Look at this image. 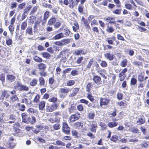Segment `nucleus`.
Segmentation results:
<instances>
[{"label":"nucleus","instance_id":"nucleus-53","mask_svg":"<svg viewBox=\"0 0 149 149\" xmlns=\"http://www.w3.org/2000/svg\"><path fill=\"white\" fill-rule=\"evenodd\" d=\"M74 81L73 80H70L67 83V84L68 86H71L74 83Z\"/></svg>","mask_w":149,"mask_h":149},{"label":"nucleus","instance_id":"nucleus-46","mask_svg":"<svg viewBox=\"0 0 149 149\" xmlns=\"http://www.w3.org/2000/svg\"><path fill=\"white\" fill-rule=\"evenodd\" d=\"M125 7L127 9L129 10H131L132 9V5L129 4L127 3L125 4Z\"/></svg>","mask_w":149,"mask_h":149},{"label":"nucleus","instance_id":"nucleus-6","mask_svg":"<svg viewBox=\"0 0 149 149\" xmlns=\"http://www.w3.org/2000/svg\"><path fill=\"white\" fill-rule=\"evenodd\" d=\"M65 38L64 33L62 32L55 35L52 39V40H57Z\"/></svg>","mask_w":149,"mask_h":149},{"label":"nucleus","instance_id":"nucleus-41","mask_svg":"<svg viewBox=\"0 0 149 149\" xmlns=\"http://www.w3.org/2000/svg\"><path fill=\"white\" fill-rule=\"evenodd\" d=\"M70 39H66L62 40V42L63 44V45H64L69 43L70 42Z\"/></svg>","mask_w":149,"mask_h":149},{"label":"nucleus","instance_id":"nucleus-45","mask_svg":"<svg viewBox=\"0 0 149 149\" xmlns=\"http://www.w3.org/2000/svg\"><path fill=\"white\" fill-rule=\"evenodd\" d=\"M95 116V114L94 112H91L88 113V118L90 119H93Z\"/></svg>","mask_w":149,"mask_h":149},{"label":"nucleus","instance_id":"nucleus-21","mask_svg":"<svg viewBox=\"0 0 149 149\" xmlns=\"http://www.w3.org/2000/svg\"><path fill=\"white\" fill-rule=\"evenodd\" d=\"M145 122V120L144 119L141 118H139L136 122V124L138 125H141L144 123Z\"/></svg>","mask_w":149,"mask_h":149},{"label":"nucleus","instance_id":"nucleus-48","mask_svg":"<svg viewBox=\"0 0 149 149\" xmlns=\"http://www.w3.org/2000/svg\"><path fill=\"white\" fill-rule=\"evenodd\" d=\"M49 12L47 11L45 12L44 14V19L45 20L47 19L49 17Z\"/></svg>","mask_w":149,"mask_h":149},{"label":"nucleus","instance_id":"nucleus-43","mask_svg":"<svg viewBox=\"0 0 149 149\" xmlns=\"http://www.w3.org/2000/svg\"><path fill=\"white\" fill-rule=\"evenodd\" d=\"M14 24H11L8 26V29L11 32V34L13 33V32L14 30Z\"/></svg>","mask_w":149,"mask_h":149},{"label":"nucleus","instance_id":"nucleus-40","mask_svg":"<svg viewBox=\"0 0 149 149\" xmlns=\"http://www.w3.org/2000/svg\"><path fill=\"white\" fill-rule=\"evenodd\" d=\"M53 129L52 130V131L54 130H57L59 129L60 128V126L59 124L57 123L54 125H53Z\"/></svg>","mask_w":149,"mask_h":149},{"label":"nucleus","instance_id":"nucleus-49","mask_svg":"<svg viewBox=\"0 0 149 149\" xmlns=\"http://www.w3.org/2000/svg\"><path fill=\"white\" fill-rule=\"evenodd\" d=\"M17 6V3L15 2H12L10 4V8L11 9L15 8Z\"/></svg>","mask_w":149,"mask_h":149},{"label":"nucleus","instance_id":"nucleus-20","mask_svg":"<svg viewBox=\"0 0 149 149\" xmlns=\"http://www.w3.org/2000/svg\"><path fill=\"white\" fill-rule=\"evenodd\" d=\"M27 111L30 114H34L37 112V110L33 108H31L28 109Z\"/></svg>","mask_w":149,"mask_h":149},{"label":"nucleus","instance_id":"nucleus-1","mask_svg":"<svg viewBox=\"0 0 149 149\" xmlns=\"http://www.w3.org/2000/svg\"><path fill=\"white\" fill-rule=\"evenodd\" d=\"M14 88H17L19 91H27L29 90V88L26 86L22 85L20 83L18 82L17 84L15 86Z\"/></svg>","mask_w":149,"mask_h":149},{"label":"nucleus","instance_id":"nucleus-34","mask_svg":"<svg viewBox=\"0 0 149 149\" xmlns=\"http://www.w3.org/2000/svg\"><path fill=\"white\" fill-rule=\"evenodd\" d=\"M22 121L26 123L27 121V115L25 113H23L22 114Z\"/></svg>","mask_w":149,"mask_h":149},{"label":"nucleus","instance_id":"nucleus-24","mask_svg":"<svg viewBox=\"0 0 149 149\" xmlns=\"http://www.w3.org/2000/svg\"><path fill=\"white\" fill-rule=\"evenodd\" d=\"M16 106L19 107V109L22 111H24L25 110V107L23 104L20 105V103H18L16 104Z\"/></svg>","mask_w":149,"mask_h":149},{"label":"nucleus","instance_id":"nucleus-18","mask_svg":"<svg viewBox=\"0 0 149 149\" xmlns=\"http://www.w3.org/2000/svg\"><path fill=\"white\" fill-rule=\"evenodd\" d=\"M21 102L22 103H25L28 106H29L31 104V101H29L27 98H26L22 99Z\"/></svg>","mask_w":149,"mask_h":149},{"label":"nucleus","instance_id":"nucleus-56","mask_svg":"<svg viewBox=\"0 0 149 149\" xmlns=\"http://www.w3.org/2000/svg\"><path fill=\"white\" fill-rule=\"evenodd\" d=\"M31 8V5H29L28 7H26L24 9V13H27Z\"/></svg>","mask_w":149,"mask_h":149},{"label":"nucleus","instance_id":"nucleus-39","mask_svg":"<svg viewBox=\"0 0 149 149\" xmlns=\"http://www.w3.org/2000/svg\"><path fill=\"white\" fill-rule=\"evenodd\" d=\"M137 82V80L134 77H133L131 79L130 84L132 85H135Z\"/></svg>","mask_w":149,"mask_h":149},{"label":"nucleus","instance_id":"nucleus-37","mask_svg":"<svg viewBox=\"0 0 149 149\" xmlns=\"http://www.w3.org/2000/svg\"><path fill=\"white\" fill-rule=\"evenodd\" d=\"M49 121L52 123L55 122H59L60 121V119L55 118L53 119L52 118H50L49 120Z\"/></svg>","mask_w":149,"mask_h":149},{"label":"nucleus","instance_id":"nucleus-11","mask_svg":"<svg viewBox=\"0 0 149 149\" xmlns=\"http://www.w3.org/2000/svg\"><path fill=\"white\" fill-rule=\"evenodd\" d=\"M6 78L9 82H12L15 81L16 77L13 75L9 74L7 75Z\"/></svg>","mask_w":149,"mask_h":149},{"label":"nucleus","instance_id":"nucleus-51","mask_svg":"<svg viewBox=\"0 0 149 149\" xmlns=\"http://www.w3.org/2000/svg\"><path fill=\"white\" fill-rule=\"evenodd\" d=\"M118 137L117 135H113L111 138V140L113 142H115L117 140Z\"/></svg>","mask_w":149,"mask_h":149},{"label":"nucleus","instance_id":"nucleus-27","mask_svg":"<svg viewBox=\"0 0 149 149\" xmlns=\"http://www.w3.org/2000/svg\"><path fill=\"white\" fill-rule=\"evenodd\" d=\"M38 80L35 79H33L30 82V85L31 86H34L37 84Z\"/></svg>","mask_w":149,"mask_h":149},{"label":"nucleus","instance_id":"nucleus-63","mask_svg":"<svg viewBox=\"0 0 149 149\" xmlns=\"http://www.w3.org/2000/svg\"><path fill=\"white\" fill-rule=\"evenodd\" d=\"M43 6L45 7L48 8H52V6L51 4H48L46 3H43Z\"/></svg>","mask_w":149,"mask_h":149},{"label":"nucleus","instance_id":"nucleus-9","mask_svg":"<svg viewBox=\"0 0 149 149\" xmlns=\"http://www.w3.org/2000/svg\"><path fill=\"white\" fill-rule=\"evenodd\" d=\"M93 80L94 81L97 85H99L102 83L101 78L98 76H94Z\"/></svg>","mask_w":149,"mask_h":149},{"label":"nucleus","instance_id":"nucleus-33","mask_svg":"<svg viewBox=\"0 0 149 149\" xmlns=\"http://www.w3.org/2000/svg\"><path fill=\"white\" fill-rule=\"evenodd\" d=\"M27 26V22L26 21L22 22L21 25V29L22 30H24L26 28Z\"/></svg>","mask_w":149,"mask_h":149},{"label":"nucleus","instance_id":"nucleus-59","mask_svg":"<svg viewBox=\"0 0 149 149\" xmlns=\"http://www.w3.org/2000/svg\"><path fill=\"white\" fill-rule=\"evenodd\" d=\"M61 23L59 22H56L54 24V26L55 29H57L59 28L61 25Z\"/></svg>","mask_w":149,"mask_h":149},{"label":"nucleus","instance_id":"nucleus-12","mask_svg":"<svg viewBox=\"0 0 149 149\" xmlns=\"http://www.w3.org/2000/svg\"><path fill=\"white\" fill-rule=\"evenodd\" d=\"M14 135L15 136H22V135L21 130L18 128L15 129Z\"/></svg>","mask_w":149,"mask_h":149},{"label":"nucleus","instance_id":"nucleus-29","mask_svg":"<svg viewBox=\"0 0 149 149\" xmlns=\"http://www.w3.org/2000/svg\"><path fill=\"white\" fill-rule=\"evenodd\" d=\"M38 69L40 70H44L46 68V66L43 63H41L39 64L38 65Z\"/></svg>","mask_w":149,"mask_h":149},{"label":"nucleus","instance_id":"nucleus-23","mask_svg":"<svg viewBox=\"0 0 149 149\" xmlns=\"http://www.w3.org/2000/svg\"><path fill=\"white\" fill-rule=\"evenodd\" d=\"M56 21V19L54 18H52L49 19L48 21V24L49 25H52L55 23Z\"/></svg>","mask_w":149,"mask_h":149},{"label":"nucleus","instance_id":"nucleus-28","mask_svg":"<svg viewBox=\"0 0 149 149\" xmlns=\"http://www.w3.org/2000/svg\"><path fill=\"white\" fill-rule=\"evenodd\" d=\"M127 63V61L126 59H124L121 62L120 65L123 67H124L126 66Z\"/></svg>","mask_w":149,"mask_h":149},{"label":"nucleus","instance_id":"nucleus-26","mask_svg":"<svg viewBox=\"0 0 149 149\" xmlns=\"http://www.w3.org/2000/svg\"><path fill=\"white\" fill-rule=\"evenodd\" d=\"M10 101L14 102L16 101H19L18 98L16 95H14L10 97Z\"/></svg>","mask_w":149,"mask_h":149},{"label":"nucleus","instance_id":"nucleus-31","mask_svg":"<svg viewBox=\"0 0 149 149\" xmlns=\"http://www.w3.org/2000/svg\"><path fill=\"white\" fill-rule=\"evenodd\" d=\"M126 76V75L124 74L121 72L118 74L119 77L120 78V81H123L125 78Z\"/></svg>","mask_w":149,"mask_h":149},{"label":"nucleus","instance_id":"nucleus-17","mask_svg":"<svg viewBox=\"0 0 149 149\" xmlns=\"http://www.w3.org/2000/svg\"><path fill=\"white\" fill-rule=\"evenodd\" d=\"M105 56L107 59L110 61L112 60L114 57L113 54H111L109 53H107L105 54Z\"/></svg>","mask_w":149,"mask_h":149},{"label":"nucleus","instance_id":"nucleus-50","mask_svg":"<svg viewBox=\"0 0 149 149\" xmlns=\"http://www.w3.org/2000/svg\"><path fill=\"white\" fill-rule=\"evenodd\" d=\"M6 43L8 45H11L12 44V39L9 38H7L6 39Z\"/></svg>","mask_w":149,"mask_h":149},{"label":"nucleus","instance_id":"nucleus-36","mask_svg":"<svg viewBox=\"0 0 149 149\" xmlns=\"http://www.w3.org/2000/svg\"><path fill=\"white\" fill-rule=\"evenodd\" d=\"M26 33H28L29 35H32L33 32L32 28L30 27H28L26 30Z\"/></svg>","mask_w":149,"mask_h":149},{"label":"nucleus","instance_id":"nucleus-16","mask_svg":"<svg viewBox=\"0 0 149 149\" xmlns=\"http://www.w3.org/2000/svg\"><path fill=\"white\" fill-rule=\"evenodd\" d=\"M91 127L90 128L91 131L93 132H96V128L97 127L96 123L92 124L91 125Z\"/></svg>","mask_w":149,"mask_h":149},{"label":"nucleus","instance_id":"nucleus-52","mask_svg":"<svg viewBox=\"0 0 149 149\" xmlns=\"http://www.w3.org/2000/svg\"><path fill=\"white\" fill-rule=\"evenodd\" d=\"M64 31L65 33H64L65 35V37H66L69 35L70 33V31L68 29H64Z\"/></svg>","mask_w":149,"mask_h":149},{"label":"nucleus","instance_id":"nucleus-10","mask_svg":"<svg viewBox=\"0 0 149 149\" xmlns=\"http://www.w3.org/2000/svg\"><path fill=\"white\" fill-rule=\"evenodd\" d=\"M109 100L106 98H102L100 99V105L102 106L103 105H106L109 103Z\"/></svg>","mask_w":149,"mask_h":149},{"label":"nucleus","instance_id":"nucleus-25","mask_svg":"<svg viewBox=\"0 0 149 149\" xmlns=\"http://www.w3.org/2000/svg\"><path fill=\"white\" fill-rule=\"evenodd\" d=\"M56 72L55 74V75L57 77H59L61 69L59 67H58L56 69Z\"/></svg>","mask_w":149,"mask_h":149},{"label":"nucleus","instance_id":"nucleus-22","mask_svg":"<svg viewBox=\"0 0 149 149\" xmlns=\"http://www.w3.org/2000/svg\"><path fill=\"white\" fill-rule=\"evenodd\" d=\"M118 125V123L115 122H110L108 124V125L110 128H113L116 126Z\"/></svg>","mask_w":149,"mask_h":149},{"label":"nucleus","instance_id":"nucleus-19","mask_svg":"<svg viewBox=\"0 0 149 149\" xmlns=\"http://www.w3.org/2000/svg\"><path fill=\"white\" fill-rule=\"evenodd\" d=\"M79 89L77 88H74L73 90L72 93L69 95V96L71 97L76 95L79 91Z\"/></svg>","mask_w":149,"mask_h":149},{"label":"nucleus","instance_id":"nucleus-47","mask_svg":"<svg viewBox=\"0 0 149 149\" xmlns=\"http://www.w3.org/2000/svg\"><path fill=\"white\" fill-rule=\"evenodd\" d=\"M56 143L57 145L59 146H65V143L60 140L57 141L56 142Z\"/></svg>","mask_w":149,"mask_h":149},{"label":"nucleus","instance_id":"nucleus-44","mask_svg":"<svg viewBox=\"0 0 149 149\" xmlns=\"http://www.w3.org/2000/svg\"><path fill=\"white\" fill-rule=\"evenodd\" d=\"M92 85L91 83H88L87 85L86 90L87 92H89L92 87Z\"/></svg>","mask_w":149,"mask_h":149},{"label":"nucleus","instance_id":"nucleus-35","mask_svg":"<svg viewBox=\"0 0 149 149\" xmlns=\"http://www.w3.org/2000/svg\"><path fill=\"white\" fill-rule=\"evenodd\" d=\"M39 81L40 86H43L45 83V81L44 79L42 77H40L39 78Z\"/></svg>","mask_w":149,"mask_h":149},{"label":"nucleus","instance_id":"nucleus-60","mask_svg":"<svg viewBox=\"0 0 149 149\" xmlns=\"http://www.w3.org/2000/svg\"><path fill=\"white\" fill-rule=\"evenodd\" d=\"M114 31V29L111 26L109 27H108L107 29V31L108 32L111 33H112Z\"/></svg>","mask_w":149,"mask_h":149},{"label":"nucleus","instance_id":"nucleus-61","mask_svg":"<svg viewBox=\"0 0 149 149\" xmlns=\"http://www.w3.org/2000/svg\"><path fill=\"white\" fill-rule=\"evenodd\" d=\"M117 38L118 39L122 41H124L125 39L120 34H118L117 35Z\"/></svg>","mask_w":149,"mask_h":149},{"label":"nucleus","instance_id":"nucleus-7","mask_svg":"<svg viewBox=\"0 0 149 149\" xmlns=\"http://www.w3.org/2000/svg\"><path fill=\"white\" fill-rule=\"evenodd\" d=\"M36 122L35 117L33 116H31V118L30 117L27 118V121L26 123H30L33 124Z\"/></svg>","mask_w":149,"mask_h":149},{"label":"nucleus","instance_id":"nucleus-30","mask_svg":"<svg viewBox=\"0 0 149 149\" xmlns=\"http://www.w3.org/2000/svg\"><path fill=\"white\" fill-rule=\"evenodd\" d=\"M99 125L101 127V130H105L107 128V125L103 123L100 122L99 124Z\"/></svg>","mask_w":149,"mask_h":149},{"label":"nucleus","instance_id":"nucleus-57","mask_svg":"<svg viewBox=\"0 0 149 149\" xmlns=\"http://www.w3.org/2000/svg\"><path fill=\"white\" fill-rule=\"evenodd\" d=\"M74 125L76 126V128L82 127L83 125L81 122H76L74 123Z\"/></svg>","mask_w":149,"mask_h":149},{"label":"nucleus","instance_id":"nucleus-64","mask_svg":"<svg viewBox=\"0 0 149 149\" xmlns=\"http://www.w3.org/2000/svg\"><path fill=\"white\" fill-rule=\"evenodd\" d=\"M0 80L2 81V83L5 81V77L4 74H1L0 75Z\"/></svg>","mask_w":149,"mask_h":149},{"label":"nucleus","instance_id":"nucleus-54","mask_svg":"<svg viewBox=\"0 0 149 149\" xmlns=\"http://www.w3.org/2000/svg\"><path fill=\"white\" fill-rule=\"evenodd\" d=\"M40 97L39 95H37L33 100V101L34 102L38 103L39 101Z\"/></svg>","mask_w":149,"mask_h":149},{"label":"nucleus","instance_id":"nucleus-5","mask_svg":"<svg viewBox=\"0 0 149 149\" xmlns=\"http://www.w3.org/2000/svg\"><path fill=\"white\" fill-rule=\"evenodd\" d=\"M71 91V89L69 88H61L59 89L58 92L64 94H67Z\"/></svg>","mask_w":149,"mask_h":149},{"label":"nucleus","instance_id":"nucleus-3","mask_svg":"<svg viewBox=\"0 0 149 149\" xmlns=\"http://www.w3.org/2000/svg\"><path fill=\"white\" fill-rule=\"evenodd\" d=\"M62 130L66 134H68L70 132V129L67 123L66 122L63 123Z\"/></svg>","mask_w":149,"mask_h":149},{"label":"nucleus","instance_id":"nucleus-14","mask_svg":"<svg viewBox=\"0 0 149 149\" xmlns=\"http://www.w3.org/2000/svg\"><path fill=\"white\" fill-rule=\"evenodd\" d=\"M45 103L43 101H41L39 104V108L40 110L43 111L45 109Z\"/></svg>","mask_w":149,"mask_h":149},{"label":"nucleus","instance_id":"nucleus-8","mask_svg":"<svg viewBox=\"0 0 149 149\" xmlns=\"http://www.w3.org/2000/svg\"><path fill=\"white\" fill-rule=\"evenodd\" d=\"M1 94V97L2 98L1 99L2 100H3L4 97H6V98H8L10 96V95L8 93L7 91L5 90H3L2 91Z\"/></svg>","mask_w":149,"mask_h":149},{"label":"nucleus","instance_id":"nucleus-42","mask_svg":"<svg viewBox=\"0 0 149 149\" xmlns=\"http://www.w3.org/2000/svg\"><path fill=\"white\" fill-rule=\"evenodd\" d=\"M42 56L45 58L48 59L50 57V55L47 52H44L42 53Z\"/></svg>","mask_w":149,"mask_h":149},{"label":"nucleus","instance_id":"nucleus-15","mask_svg":"<svg viewBox=\"0 0 149 149\" xmlns=\"http://www.w3.org/2000/svg\"><path fill=\"white\" fill-rule=\"evenodd\" d=\"M74 54L76 55H81L85 54V53L83 50L79 49L75 50L74 53Z\"/></svg>","mask_w":149,"mask_h":149},{"label":"nucleus","instance_id":"nucleus-55","mask_svg":"<svg viewBox=\"0 0 149 149\" xmlns=\"http://www.w3.org/2000/svg\"><path fill=\"white\" fill-rule=\"evenodd\" d=\"M25 5L26 3H23L18 5V8L20 9H22L25 6Z\"/></svg>","mask_w":149,"mask_h":149},{"label":"nucleus","instance_id":"nucleus-32","mask_svg":"<svg viewBox=\"0 0 149 149\" xmlns=\"http://www.w3.org/2000/svg\"><path fill=\"white\" fill-rule=\"evenodd\" d=\"M74 25L72 26V28L74 31H76L79 29V26L78 23L77 22H74Z\"/></svg>","mask_w":149,"mask_h":149},{"label":"nucleus","instance_id":"nucleus-13","mask_svg":"<svg viewBox=\"0 0 149 149\" xmlns=\"http://www.w3.org/2000/svg\"><path fill=\"white\" fill-rule=\"evenodd\" d=\"M116 37L114 36L107 38L106 39V41L109 44L112 45L113 44V41L116 40Z\"/></svg>","mask_w":149,"mask_h":149},{"label":"nucleus","instance_id":"nucleus-58","mask_svg":"<svg viewBox=\"0 0 149 149\" xmlns=\"http://www.w3.org/2000/svg\"><path fill=\"white\" fill-rule=\"evenodd\" d=\"M114 2L116 4V6L118 7H120L121 6L119 0H113Z\"/></svg>","mask_w":149,"mask_h":149},{"label":"nucleus","instance_id":"nucleus-4","mask_svg":"<svg viewBox=\"0 0 149 149\" xmlns=\"http://www.w3.org/2000/svg\"><path fill=\"white\" fill-rule=\"evenodd\" d=\"M80 117L79 115L78 114H75L72 115L70 117L69 120L71 122H73L78 120Z\"/></svg>","mask_w":149,"mask_h":149},{"label":"nucleus","instance_id":"nucleus-62","mask_svg":"<svg viewBox=\"0 0 149 149\" xmlns=\"http://www.w3.org/2000/svg\"><path fill=\"white\" fill-rule=\"evenodd\" d=\"M83 59V57L81 56L78 57L76 61L77 63L78 64H80L81 63Z\"/></svg>","mask_w":149,"mask_h":149},{"label":"nucleus","instance_id":"nucleus-2","mask_svg":"<svg viewBox=\"0 0 149 149\" xmlns=\"http://www.w3.org/2000/svg\"><path fill=\"white\" fill-rule=\"evenodd\" d=\"M58 106L56 104H53L50 105L47 104L46 105V111L48 112H51L56 109Z\"/></svg>","mask_w":149,"mask_h":149},{"label":"nucleus","instance_id":"nucleus-38","mask_svg":"<svg viewBox=\"0 0 149 149\" xmlns=\"http://www.w3.org/2000/svg\"><path fill=\"white\" fill-rule=\"evenodd\" d=\"M33 59L36 62H40L42 61V59L37 56H35L33 57Z\"/></svg>","mask_w":149,"mask_h":149}]
</instances>
